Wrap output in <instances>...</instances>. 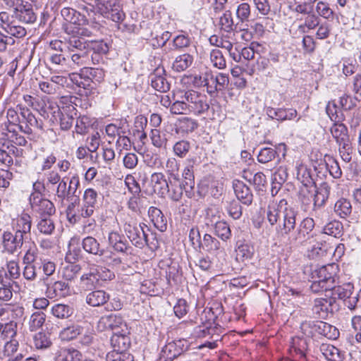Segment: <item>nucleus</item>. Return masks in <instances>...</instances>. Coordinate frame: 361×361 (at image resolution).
<instances>
[{
  "instance_id": "41",
  "label": "nucleus",
  "mask_w": 361,
  "mask_h": 361,
  "mask_svg": "<svg viewBox=\"0 0 361 361\" xmlns=\"http://www.w3.org/2000/svg\"><path fill=\"white\" fill-rule=\"evenodd\" d=\"M226 1L227 0H213L212 2H211V1L209 2L208 1L210 5L207 9V14L213 23H215L214 20L219 18L224 7V5Z\"/></svg>"
},
{
  "instance_id": "36",
  "label": "nucleus",
  "mask_w": 361,
  "mask_h": 361,
  "mask_svg": "<svg viewBox=\"0 0 361 361\" xmlns=\"http://www.w3.org/2000/svg\"><path fill=\"white\" fill-rule=\"evenodd\" d=\"M98 286L99 282L93 268H91L88 273L82 274L80 279V286L83 290H92Z\"/></svg>"
},
{
  "instance_id": "8",
  "label": "nucleus",
  "mask_w": 361,
  "mask_h": 361,
  "mask_svg": "<svg viewBox=\"0 0 361 361\" xmlns=\"http://www.w3.org/2000/svg\"><path fill=\"white\" fill-rule=\"evenodd\" d=\"M219 242L209 234H204V245L209 247L206 257H204V270L216 271L218 268V259L216 252L219 249Z\"/></svg>"
},
{
  "instance_id": "63",
  "label": "nucleus",
  "mask_w": 361,
  "mask_h": 361,
  "mask_svg": "<svg viewBox=\"0 0 361 361\" xmlns=\"http://www.w3.org/2000/svg\"><path fill=\"white\" fill-rule=\"evenodd\" d=\"M288 176L286 167L281 166L273 174L272 183L279 185V187H280L287 180Z\"/></svg>"
},
{
  "instance_id": "30",
  "label": "nucleus",
  "mask_w": 361,
  "mask_h": 361,
  "mask_svg": "<svg viewBox=\"0 0 361 361\" xmlns=\"http://www.w3.org/2000/svg\"><path fill=\"white\" fill-rule=\"evenodd\" d=\"M68 56L71 70H74L79 67L87 65L90 60L87 50L71 52L69 53Z\"/></svg>"
},
{
  "instance_id": "35",
  "label": "nucleus",
  "mask_w": 361,
  "mask_h": 361,
  "mask_svg": "<svg viewBox=\"0 0 361 361\" xmlns=\"http://www.w3.org/2000/svg\"><path fill=\"white\" fill-rule=\"evenodd\" d=\"M330 291L333 295L332 298L336 299L337 297L339 300L343 301L345 298L353 294L354 286L351 283H344L341 286H335L334 284Z\"/></svg>"
},
{
  "instance_id": "58",
  "label": "nucleus",
  "mask_w": 361,
  "mask_h": 361,
  "mask_svg": "<svg viewBox=\"0 0 361 361\" xmlns=\"http://www.w3.org/2000/svg\"><path fill=\"white\" fill-rule=\"evenodd\" d=\"M210 61L214 67L219 69L224 68L226 66V61L219 49H214L211 51Z\"/></svg>"
},
{
  "instance_id": "33",
  "label": "nucleus",
  "mask_w": 361,
  "mask_h": 361,
  "mask_svg": "<svg viewBox=\"0 0 361 361\" xmlns=\"http://www.w3.org/2000/svg\"><path fill=\"white\" fill-rule=\"evenodd\" d=\"M47 295L49 298L55 297L63 298L69 294V286L67 283L58 281L47 289Z\"/></svg>"
},
{
  "instance_id": "47",
  "label": "nucleus",
  "mask_w": 361,
  "mask_h": 361,
  "mask_svg": "<svg viewBox=\"0 0 361 361\" xmlns=\"http://www.w3.org/2000/svg\"><path fill=\"white\" fill-rule=\"evenodd\" d=\"M180 353V350L176 348L175 343L171 342L162 348L161 359L164 361H172Z\"/></svg>"
},
{
  "instance_id": "25",
  "label": "nucleus",
  "mask_w": 361,
  "mask_h": 361,
  "mask_svg": "<svg viewBox=\"0 0 361 361\" xmlns=\"http://www.w3.org/2000/svg\"><path fill=\"white\" fill-rule=\"evenodd\" d=\"M313 190L314 194V209H316L325 204L330 195L331 187L326 182H323L319 187H314Z\"/></svg>"
},
{
  "instance_id": "46",
  "label": "nucleus",
  "mask_w": 361,
  "mask_h": 361,
  "mask_svg": "<svg viewBox=\"0 0 361 361\" xmlns=\"http://www.w3.org/2000/svg\"><path fill=\"white\" fill-rule=\"evenodd\" d=\"M334 212L341 218H346L352 212V205L350 202L344 198L338 200L334 205Z\"/></svg>"
},
{
  "instance_id": "1",
  "label": "nucleus",
  "mask_w": 361,
  "mask_h": 361,
  "mask_svg": "<svg viewBox=\"0 0 361 361\" xmlns=\"http://www.w3.org/2000/svg\"><path fill=\"white\" fill-rule=\"evenodd\" d=\"M297 214L286 200L281 199L269 203L267 219L271 226L277 225L278 237L286 239L295 229Z\"/></svg>"
},
{
  "instance_id": "28",
  "label": "nucleus",
  "mask_w": 361,
  "mask_h": 361,
  "mask_svg": "<svg viewBox=\"0 0 361 361\" xmlns=\"http://www.w3.org/2000/svg\"><path fill=\"white\" fill-rule=\"evenodd\" d=\"M150 183L153 191L160 196L166 194V188L168 187V178L162 173H153L150 177Z\"/></svg>"
},
{
  "instance_id": "39",
  "label": "nucleus",
  "mask_w": 361,
  "mask_h": 361,
  "mask_svg": "<svg viewBox=\"0 0 361 361\" xmlns=\"http://www.w3.org/2000/svg\"><path fill=\"white\" fill-rule=\"evenodd\" d=\"M158 71L159 70L157 69L154 73L151 74V85L157 91L166 92L170 90V83Z\"/></svg>"
},
{
  "instance_id": "34",
  "label": "nucleus",
  "mask_w": 361,
  "mask_h": 361,
  "mask_svg": "<svg viewBox=\"0 0 361 361\" xmlns=\"http://www.w3.org/2000/svg\"><path fill=\"white\" fill-rule=\"evenodd\" d=\"M128 334L129 332L113 334L111 338V344L114 348V353L124 351L130 346V341L128 336Z\"/></svg>"
},
{
  "instance_id": "48",
  "label": "nucleus",
  "mask_w": 361,
  "mask_h": 361,
  "mask_svg": "<svg viewBox=\"0 0 361 361\" xmlns=\"http://www.w3.org/2000/svg\"><path fill=\"white\" fill-rule=\"evenodd\" d=\"M314 190L312 187H309L307 183H305L303 187L300 189L299 193V200L302 204L305 207H308L312 204H314Z\"/></svg>"
},
{
  "instance_id": "3",
  "label": "nucleus",
  "mask_w": 361,
  "mask_h": 361,
  "mask_svg": "<svg viewBox=\"0 0 361 361\" xmlns=\"http://www.w3.org/2000/svg\"><path fill=\"white\" fill-rule=\"evenodd\" d=\"M97 329L99 331H111L114 334L128 333L127 324L119 314L111 313L101 317Z\"/></svg>"
},
{
  "instance_id": "53",
  "label": "nucleus",
  "mask_w": 361,
  "mask_h": 361,
  "mask_svg": "<svg viewBox=\"0 0 361 361\" xmlns=\"http://www.w3.org/2000/svg\"><path fill=\"white\" fill-rule=\"evenodd\" d=\"M192 62V57L189 54H183L178 56L173 63V69L181 72L187 69Z\"/></svg>"
},
{
  "instance_id": "45",
  "label": "nucleus",
  "mask_w": 361,
  "mask_h": 361,
  "mask_svg": "<svg viewBox=\"0 0 361 361\" xmlns=\"http://www.w3.org/2000/svg\"><path fill=\"white\" fill-rule=\"evenodd\" d=\"M319 350L324 357L329 361H338V360H341L340 350L331 344H321Z\"/></svg>"
},
{
  "instance_id": "43",
  "label": "nucleus",
  "mask_w": 361,
  "mask_h": 361,
  "mask_svg": "<svg viewBox=\"0 0 361 361\" xmlns=\"http://www.w3.org/2000/svg\"><path fill=\"white\" fill-rule=\"evenodd\" d=\"M33 343L37 350H46L51 346L52 341L48 333L40 331L33 336Z\"/></svg>"
},
{
  "instance_id": "4",
  "label": "nucleus",
  "mask_w": 361,
  "mask_h": 361,
  "mask_svg": "<svg viewBox=\"0 0 361 361\" xmlns=\"http://www.w3.org/2000/svg\"><path fill=\"white\" fill-rule=\"evenodd\" d=\"M314 226V220L312 218L306 217L300 223L298 228L294 230L286 239H288L290 243H302L314 237L312 231Z\"/></svg>"
},
{
  "instance_id": "56",
  "label": "nucleus",
  "mask_w": 361,
  "mask_h": 361,
  "mask_svg": "<svg viewBox=\"0 0 361 361\" xmlns=\"http://www.w3.org/2000/svg\"><path fill=\"white\" fill-rule=\"evenodd\" d=\"M80 270L81 267L79 264L71 263L63 267L62 277L67 281H72L77 276Z\"/></svg>"
},
{
  "instance_id": "44",
  "label": "nucleus",
  "mask_w": 361,
  "mask_h": 361,
  "mask_svg": "<svg viewBox=\"0 0 361 361\" xmlns=\"http://www.w3.org/2000/svg\"><path fill=\"white\" fill-rule=\"evenodd\" d=\"M216 73L206 68L204 71V87H207V92L214 96L217 94L218 87L216 82Z\"/></svg>"
},
{
  "instance_id": "13",
  "label": "nucleus",
  "mask_w": 361,
  "mask_h": 361,
  "mask_svg": "<svg viewBox=\"0 0 361 361\" xmlns=\"http://www.w3.org/2000/svg\"><path fill=\"white\" fill-rule=\"evenodd\" d=\"M108 245L116 252L126 255L131 252L132 247L130 243L123 235L117 231L109 233Z\"/></svg>"
},
{
  "instance_id": "52",
  "label": "nucleus",
  "mask_w": 361,
  "mask_h": 361,
  "mask_svg": "<svg viewBox=\"0 0 361 361\" xmlns=\"http://www.w3.org/2000/svg\"><path fill=\"white\" fill-rule=\"evenodd\" d=\"M177 132L181 131L189 133L193 131L198 126V124L193 119L188 117L180 118L177 121Z\"/></svg>"
},
{
  "instance_id": "62",
  "label": "nucleus",
  "mask_w": 361,
  "mask_h": 361,
  "mask_svg": "<svg viewBox=\"0 0 361 361\" xmlns=\"http://www.w3.org/2000/svg\"><path fill=\"white\" fill-rule=\"evenodd\" d=\"M179 166V163L175 158H170L167 160L166 169L168 178L180 176Z\"/></svg>"
},
{
  "instance_id": "7",
  "label": "nucleus",
  "mask_w": 361,
  "mask_h": 361,
  "mask_svg": "<svg viewBox=\"0 0 361 361\" xmlns=\"http://www.w3.org/2000/svg\"><path fill=\"white\" fill-rule=\"evenodd\" d=\"M25 240V239L14 232L4 231L2 233L1 243L3 252L8 255L20 253Z\"/></svg>"
},
{
  "instance_id": "60",
  "label": "nucleus",
  "mask_w": 361,
  "mask_h": 361,
  "mask_svg": "<svg viewBox=\"0 0 361 361\" xmlns=\"http://www.w3.org/2000/svg\"><path fill=\"white\" fill-rule=\"evenodd\" d=\"M315 9L318 16H321L325 19H329L334 16L333 10L329 7V4L324 1H318Z\"/></svg>"
},
{
  "instance_id": "49",
  "label": "nucleus",
  "mask_w": 361,
  "mask_h": 361,
  "mask_svg": "<svg viewBox=\"0 0 361 361\" xmlns=\"http://www.w3.org/2000/svg\"><path fill=\"white\" fill-rule=\"evenodd\" d=\"M87 50L92 51L99 55H105L108 53L109 47L104 40H88Z\"/></svg>"
},
{
  "instance_id": "38",
  "label": "nucleus",
  "mask_w": 361,
  "mask_h": 361,
  "mask_svg": "<svg viewBox=\"0 0 361 361\" xmlns=\"http://www.w3.org/2000/svg\"><path fill=\"white\" fill-rule=\"evenodd\" d=\"M51 312L53 316L58 319H66L73 314L74 308L69 305L58 303L52 306Z\"/></svg>"
},
{
  "instance_id": "15",
  "label": "nucleus",
  "mask_w": 361,
  "mask_h": 361,
  "mask_svg": "<svg viewBox=\"0 0 361 361\" xmlns=\"http://www.w3.org/2000/svg\"><path fill=\"white\" fill-rule=\"evenodd\" d=\"M216 307L204 308V314L208 318L204 322V339L209 336V338H214L213 329L221 328V326L215 323L217 315L221 312V309L219 303L216 304Z\"/></svg>"
},
{
  "instance_id": "40",
  "label": "nucleus",
  "mask_w": 361,
  "mask_h": 361,
  "mask_svg": "<svg viewBox=\"0 0 361 361\" xmlns=\"http://www.w3.org/2000/svg\"><path fill=\"white\" fill-rule=\"evenodd\" d=\"M82 326L78 324H73L63 328L59 334V337L62 341H69L77 338L78 336L82 333Z\"/></svg>"
},
{
  "instance_id": "10",
  "label": "nucleus",
  "mask_w": 361,
  "mask_h": 361,
  "mask_svg": "<svg viewBox=\"0 0 361 361\" xmlns=\"http://www.w3.org/2000/svg\"><path fill=\"white\" fill-rule=\"evenodd\" d=\"M29 202L32 212L39 217L51 216L56 212L54 203L44 197H34L32 200H29Z\"/></svg>"
},
{
  "instance_id": "5",
  "label": "nucleus",
  "mask_w": 361,
  "mask_h": 361,
  "mask_svg": "<svg viewBox=\"0 0 361 361\" xmlns=\"http://www.w3.org/2000/svg\"><path fill=\"white\" fill-rule=\"evenodd\" d=\"M144 226H146L145 224L137 225L130 223H126L123 226L124 231L131 243L140 249L148 245L147 234L144 230Z\"/></svg>"
},
{
  "instance_id": "14",
  "label": "nucleus",
  "mask_w": 361,
  "mask_h": 361,
  "mask_svg": "<svg viewBox=\"0 0 361 361\" xmlns=\"http://www.w3.org/2000/svg\"><path fill=\"white\" fill-rule=\"evenodd\" d=\"M53 114L58 112L60 114V127L63 130H69L73 123L75 117L77 116V109L73 104H68L63 106L61 109L58 106H55Z\"/></svg>"
},
{
  "instance_id": "19",
  "label": "nucleus",
  "mask_w": 361,
  "mask_h": 361,
  "mask_svg": "<svg viewBox=\"0 0 361 361\" xmlns=\"http://www.w3.org/2000/svg\"><path fill=\"white\" fill-rule=\"evenodd\" d=\"M167 185L166 193L173 201L180 200L183 196V190L185 192V188H188L180 180V176L169 178Z\"/></svg>"
},
{
  "instance_id": "18",
  "label": "nucleus",
  "mask_w": 361,
  "mask_h": 361,
  "mask_svg": "<svg viewBox=\"0 0 361 361\" xmlns=\"http://www.w3.org/2000/svg\"><path fill=\"white\" fill-rule=\"evenodd\" d=\"M188 102V106L195 114H201L203 111V94L201 91L191 90L185 94Z\"/></svg>"
},
{
  "instance_id": "6",
  "label": "nucleus",
  "mask_w": 361,
  "mask_h": 361,
  "mask_svg": "<svg viewBox=\"0 0 361 361\" xmlns=\"http://www.w3.org/2000/svg\"><path fill=\"white\" fill-rule=\"evenodd\" d=\"M63 30L68 35L64 37L66 49L69 53L77 51L87 50L88 40H85L75 34L73 25L65 23Z\"/></svg>"
},
{
  "instance_id": "29",
  "label": "nucleus",
  "mask_w": 361,
  "mask_h": 361,
  "mask_svg": "<svg viewBox=\"0 0 361 361\" xmlns=\"http://www.w3.org/2000/svg\"><path fill=\"white\" fill-rule=\"evenodd\" d=\"M49 60L55 66V71L58 73H67L71 71L69 56L66 57L62 53L50 54Z\"/></svg>"
},
{
  "instance_id": "42",
  "label": "nucleus",
  "mask_w": 361,
  "mask_h": 361,
  "mask_svg": "<svg viewBox=\"0 0 361 361\" xmlns=\"http://www.w3.org/2000/svg\"><path fill=\"white\" fill-rule=\"evenodd\" d=\"M322 233L338 238L343 233V224L337 220L331 221L323 227Z\"/></svg>"
},
{
  "instance_id": "57",
  "label": "nucleus",
  "mask_w": 361,
  "mask_h": 361,
  "mask_svg": "<svg viewBox=\"0 0 361 361\" xmlns=\"http://www.w3.org/2000/svg\"><path fill=\"white\" fill-rule=\"evenodd\" d=\"M58 183L55 192V200L56 201L58 200L61 204H63L66 198L69 196L67 182L65 180V178H63Z\"/></svg>"
},
{
  "instance_id": "32",
  "label": "nucleus",
  "mask_w": 361,
  "mask_h": 361,
  "mask_svg": "<svg viewBox=\"0 0 361 361\" xmlns=\"http://www.w3.org/2000/svg\"><path fill=\"white\" fill-rule=\"evenodd\" d=\"M149 216L154 226L160 231H166L167 228V221L162 212L155 207H150L148 210Z\"/></svg>"
},
{
  "instance_id": "11",
  "label": "nucleus",
  "mask_w": 361,
  "mask_h": 361,
  "mask_svg": "<svg viewBox=\"0 0 361 361\" xmlns=\"http://www.w3.org/2000/svg\"><path fill=\"white\" fill-rule=\"evenodd\" d=\"M18 107L20 109V114L23 118V120L25 121L26 125L25 126H19V129L27 134L32 133L33 129L39 130L44 131V123L42 120L36 118L35 116L27 108L18 105Z\"/></svg>"
},
{
  "instance_id": "64",
  "label": "nucleus",
  "mask_w": 361,
  "mask_h": 361,
  "mask_svg": "<svg viewBox=\"0 0 361 361\" xmlns=\"http://www.w3.org/2000/svg\"><path fill=\"white\" fill-rule=\"evenodd\" d=\"M219 25L221 28L226 32H231L233 30V21L230 11H226L219 18Z\"/></svg>"
},
{
  "instance_id": "24",
  "label": "nucleus",
  "mask_w": 361,
  "mask_h": 361,
  "mask_svg": "<svg viewBox=\"0 0 361 361\" xmlns=\"http://www.w3.org/2000/svg\"><path fill=\"white\" fill-rule=\"evenodd\" d=\"M63 18L70 23L69 25H82L87 22L85 13H81L70 7H63L61 11Z\"/></svg>"
},
{
  "instance_id": "20",
  "label": "nucleus",
  "mask_w": 361,
  "mask_h": 361,
  "mask_svg": "<svg viewBox=\"0 0 361 361\" xmlns=\"http://www.w3.org/2000/svg\"><path fill=\"white\" fill-rule=\"evenodd\" d=\"M266 114L270 118L276 119L281 122L287 120H292L298 115L297 111L294 109H275L270 106L266 109Z\"/></svg>"
},
{
  "instance_id": "61",
  "label": "nucleus",
  "mask_w": 361,
  "mask_h": 361,
  "mask_svg": "<svg viewBox=\"0 0 361 361\" xmlns=\"http://www.w3.org/2000/svg\"><path fill=\"white\" fill-rule=\"evenodd\" d=\"M85 73L92 80L95 86L97 83H100L104 78V71L102 68H85Z\"/></svg>"
},
{
  "instance_id": "59",
  "label": "nucleus",
  "mask_w": 361,
  "mask_h": 361,
  "mask_svg": "<svg viewBox=\"0 0 361 361\" xmlns=\"http://www.w3.org/2000/svg\"><path fill=\"white\" fill-rule=\"evenodd\" d=\"M277 155V152L271 147H264L262 149L258 155L257 160L260 163H268L272 161Z\"/></svg>"
},
{
  "instance_id": "50",
  "label": "nucleus",
  "mask_w": 361,
  "mask_h": 361,
  "mask_svg": "<svg viewBox=\"0 0 361 361\" xmlns=\"http://www.w3.org/2000/svg\"><path fill=\"white\" fill-rule=\"evenodd\" d=\"M46 314L42 311L33 312L29 320V329L31 331H36L41 328L45 322Z\"/></svg>"
},
{
  "instance_id": "55",
  "label": "nucleus",
  "mask_w": 361,
  "mask_h": 361,
  "mask_svg": "<svg viewBox=\"0 0 361 361\" xmlns=\"http://www.w3.org/2000/svg\"><path fill=\"white\" fill-rule=\"evenodd\" d=\"M214 228V234L221 239H228L231 235V230L226 222L216 221L212 226Z\"/></svg>"
},
{
  "instance_id": "26",
  "label": "nucleus",
  "mask_w": 361,
  "mask_h": 361,
  "mask_svg": "<svg viewBox=\"0 0 361 361\" xmlns=\"http://www.w3.org/2000/svg\"><path fill=\"white\" fill-rule=\"evenodd\" d=\"M82 353L73 348H62L59 349L54 355L55 361H81Z\"/></svg>"
},
{
  "instance_id": "9",
  "label": "nucleus",
  "mask_w": 361,
  "mask_h": 361,
  "mask_svg": "<svg viewBox=\"0 0 361 361\" xmlns=\"http://www.w3.org/2000/svg\"><path fill=\"white\" fill-rule=\"evenodd\" d=\"M338 271V264L335 263L329 264L313 270L312 272V279H317L322 281L326 285L332 288L333 285L336 283Z\"/></svg>"
},
{
  "instance_id": "22",
  "label": "nucleus",
  "mask_w": 361,
  "mask_h": 361,
  "mask_svg": "<svg viewBox=\"0 0 361 361\" xmlns=\"http://www.w3.org/2000/svg\"><path fill=\"white\" fill-rule=\"evenodd\" d=\"M335 302V298H317L312 305L313 313L319 318H325L328 315L332 305Z\"/></svg>"
},
{
  "instance_id": "23",
  "label": "nucleus",
  "mask_w": 361,
  "mask_h": 361,
  "mask_svg": "<svg viewBox=\"0 0 361 361\" xmlns=\"http://www.w3.org/2000/svg\"><path fill=\"white\" fill-rule=\"evenodd\" d=\"M233 190L239 201L245 205L252 202L253 195L250 189L241 180H235L233 182Z\"/></svg>"
},
{
  "instance_id": "31",
  "label": "nucleus",
  "mask_w": 361,
  "mask_h": 361,
  "mask_svg": "<svg viewBox=\"0 0 361 361\" xmlns=\"http://www.w3.org/2000/svg\"><path fill=\"white\" fill-rule=\"evenodd\" d=\"M108 5L105 6V11H103L105 18L111 19L115 23H121L126 17L123 9L118 4H111L107 2Z\"/></svg>"
},
{
  "instance_id": "27",
  "label": "nucleus",
  "mask_w": 361,
  "mask_h": 361,
  "mask_svg": "<svg viewBox=\"0 0 361 361\" xmlns=\"http://www.w3.org/2000/svg\"><path fill=\"white\" fill-rule=\"evenodd\" d=\"M109 300V294L103 290H95L90 292L86 295V302L92 307H100L104 305Z\"/></svg>"
},
{
  "instance_id": "12",
  "label": "nucleus",
  "mask_w": 361,
  "mask_h": 361,
  "mask_svg": "<svg viewBox=\"0 0 361 361\" xmlns=\"http://www.w3.org/2000/svg\"><path fill=\"white\" fill-rule=\"evenodd\" d=\"M11 228L14 233L27 239L30 234L32 228V217L27 213H22L15 219H13Z\"/></svg>"
},
{
  "instance_id": "2",
  "label": "nucleus",
  "mask_w": 361,
  "mask_h": 361,
  "mask_svg": "<svg viewBox=\"0 0 361 361\" xmlns=\"http://www.w3.org/2000/svg\"><path fill=\"white\" fill-rule=\"evenodd\" d=\"M202 159L200 157H195L188 159V165L184 170L182 176L185 180V185L188 187L185 188V194L190 197L196 201H199L202 197V187L200 182L197 187L195 183V176L200 174L202 171Z\"/></svg>"
},
{
  "instance_id": "51",
  "label": "nucleus",
  "mask_w": 361,
  "mask_h": 361,
  "mask_svg": "<svg viewBox=\"0 0 361 361\" xmlns=\"http://www.w3.org/2000/svg\"><path fill=\"white\" fill-rule=\"evenodd\" d=\"M37 228L41 233L51 235L55 229V225L50 216H44L40 217Z\"/></svg>"
},
{
  "instance_id": "54",
  "label": "nucleus",
  "mask_w": 361,
  "mask_h": 361,
  "mask_svg": "<svg viewBox=\"0 0 361 361\" xmlns=\"http://www.w3.org/2000/svg\"><path fill=\"white\" fill-rule=\"evenodd\" d=\"M319 22L320 19L319 16L314 13H312L305 18L304 23L299 25L298 29L302 32H306V28L307 30H313L319 25Z\"/></svg>"
},
{
  "instance_id": "16",
  "label": "nucleus",
  "mask_w": 361,
  "mask_h": 361,
  "mask_svg": "<svg viewBox=\"0 0 361 361\" xmlns=\"http://www.w3.org/2000/svg\"><path fill=\"white\" fill-rule=\"evenodd\" d=\"M12 17L20 22L27 24L33 23L37 19V16L33 11L32 5L24 1H23L18 8H16V11H13Z\"/></svg>"
},
{
  "instance_id": "21",
  "label": "nucleus",
  "mask_w": 361,
  "mask_h": 361,
  "mask_svg": "<svg viewBox=\"0 0 361 361\" xmlns=\"http://www.w3.org/2000/svg\"><path fill=\"white\" fill-rule=\"evenodd\" d=\"M81 246L85 252L94 256L102 257L107 252L101 247L99 241L90 235L86 236L82 240Z\"/></svg>"
},
{
  "instance_id": "37",
  "label": "nucleus",
  "mask_w": 361,
  "mask_h": 361,
  "mask_svg": "<svg viewBox=\"0 0 361 361\" xmlns=\"http://www.w3.org/2000/svg\"><path fill=\"white\" fill-rule=\"evenodd\" d=\"M330 131L337 144L350 141L348 128L343 123H334Z\"/></svg>"
},
{
  "instance_id": "17",
  "label": "nucleus",
  "mask_w": 361,
  "mask_h": 361,
  "mask_svg": "<svg viewBox=\"0 0 361 361\" xmlns=\"http://www.w3.org/2000/svg\"><path fill=\"white\" fill-rule=\"evenodd\" d=\"M309 326L314 332L329 339H336L339 336V331L334 326L322 321L310 322Z\"/></svg>"
}]
</instances>
